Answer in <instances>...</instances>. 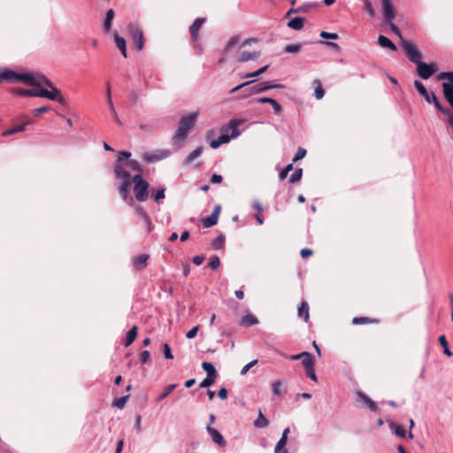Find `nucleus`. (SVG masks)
Here are the masks:
<instances>
[{"mask_svg": "<svg viewBox=\"0 0 453 453\" xmlns=\"http://www.w3.org/2000/svg\"><path fill=\"white\" fill-rule=\"evenodd\" d=\"M170 154L171 152L167 150H157L153 152H144L142 158L147 163H154L168 157Z\"/></svg>", "mask_w": 453, "mask_h": 453, "instance_id": "nucleus-11", "label": "nucleus"}, {"mask_svg": "<svg viewBox=\"0 0 453 453\" xmlns=\"http://www.w3.org/2000/svg\"><path fill=\"white\" fill-rule=\"evenodd\" d=\"M206 430L210 436L211 437V440L217 443L218 445L221 447H225L226 445V441L224 439L223 435L215 428L211 427L210 424L207 425Z\"/></svg>", "mask_w": 453, "mask_h": 453, "instance_id": "nucleus-14", "label": "nucleus"}, {"mask_svg": "<svg viewBox=\"0 0 453 453\" xmlns=\"http://www.w3.org/2000/svg\"><path fill=\"white\" fill-rule=\"evenodd\" d=\"M176 388L175 384L168 385L165 388L164 391L157 396V401L160 402L168 396Z\"/></svg>", "mask_w": 453, "mask_h": 453, "instance_id": "nucleus-39", "label": "nucleus"}, {"mask_svg": "<svg viewBox=\"0 0 453 453\" xmlns=\"http://www.w3.org/2000/svg\"><path fill=\"white\" fill-rule=\"evenodd\" d=\"M268 425H269L268 420L264 416L262 411L259 410L258 416H257V419L254 421V426L257 428H265L268 426Z\"/></svg>", "mask_w": 453, "mask_h": 453, "instance_id": "nucleus-31", "label": "nucleus"}, {"mask_svg": "<svg viewBox=\"0 0 453 453\" xmlns=\"http://www.w3.org/2000/svg\"><path fill=\"white\" fill-rule=\"evenodd\" d=\"M302 365H303L305 370H311V367H314L315 361L313 356L306 351L305 356H303L302 358Z\"/></svg>", "mask_w": 453, "mask_h": 453, "instance_id": "nucleus-32", "label": "nucleus"}, {"mask_svg": "<svg viewBox=\"0 0 453 453\" xmlns=\"http://www.w3.org/2000/svg\"><path fill=\"white\" fill-rule=\"evenodd\" d=\"M388 426H389L390 429L392 431H394L396 435H398L400 437H405L406 436L405 430L402 426H400L397 424H395V422L390 421Z\"/></svg>", "mask_w": 453, "mask_h": 453, "instance_id": "nucleus-37", "label": "nucleus"}, {"mask_svg": "<svg viewBox=\"0 0 453 453\" xmlns=\"http://www.w3.org/2000/svg\"><path fill=\"white\" fill-rule=\"evenodd\" d=\"M163 353H164V357L166 358V359H173V356L172 354V351H171V347L168 343H165L163 345Z\"/></svg>", "mask_w": 453, "mask_h": 453, "instance_id": "nucleus-54", "label": "nucleus"}, {"mask_svg": "<svg viewBox=\"0 0 453 453\" xmlns=\"http://www.w3.org/2000/svg\"><path fill=\"white\" fill-rule=\"evenodd\" d=\"M165 188H160L157 191V193L154 195V200L157 203H159L161 200L165 198Z\"/></svg>", "mask_w": 453, "mask_h": 453, "instance_id": "nucleus-58", "label": "nucleus"}, {"mask_svg": "<svg viewBox=\"0 0 453 453\" xmlns=\"http://www.w3.org/2000/svg\"><path fill=\"white\" fill-rule=\"evenodd\" d=\"M137 326H133L132 328L127 333L126 340H125V346L128 347L130 346L134 341L135 340L137 336Z\"/></svg>", "mask_w": 453, "mask_h": 453, "instance_id": "nucleus-29", "label": "nucleus"}, {"mask_svg": "<svg viewBox=\"0 0 453 453\" xmlns=\"http://www.w3.org/2000/svg\"><path fill=\"white\" fill-rule=\"evenodd\" d=\"M257 363V360L255 359V360H252L251 362L248 363L247 365H245L242 369L241 370V374L242 375H245L248 371L253 366L255 365Z\"/></svg>", "mask_w": 453, "mask_h": 453, "instance_id": "nucleus-57", "label": "nucleus"}, {"mask_svg": "<svg viewBox=\"0 0 453 453\" xmlns=\"http://www.w3.org/2000/svg\"><path fill=\"white\" fill-rule=\"evenodd\" d=\"M268 68V65H265L261 68H259L258 70L255 71V72H252V73H247L246 74H244L242 78L243 79H248V78H255V77H257L258 75L264 73Z\"/></svg>", "mask_w": 453, "mask_h": 453, "instance_id": "nucleus-42", "label": "nucleus"}, {"mask_svg": "<svg viewBox=\"0 0 453 453\" xmlns=\"http://www.w3.org/2000/svg\"><path fill=\"white\" fill-rule=\"evenodd\" d=\"M149 255L142 254L133 258V265L136 270H143L147 265V261L149 259Z\"/></svg>", "mask_w": 453, "mask_h": 453, "instance_id": "nucleus-17", "label": "nucleus"}, {"mask_svg": "<svg viewBox=\"0 0 453 453\" xmlns=\"http://www.w3.org/2000/svg\"><path fill=\"white\" fill-rule=\"evenodd\" d=\"M377 42L381 48H387L392 51L396 50V46L391 42V40L382 35H379Z\"/></svg>", "mask_w": 453, "mask_h": 453, "instance_id": "nucleus-23", "label": "nucleus"}, {"mask_svg": "<svg viewBox=\"0 0 453 453\" xmlns=\"http://www.w3.org/2000/svg\"><path fill=\"white\" fill-rule=\"evenodd\" d=\"M198 326H196L194 327H192L187 334H186V337L188 339H193L196 337L197 332H198Z\"/></svg>", "mask_w": 453, "mask_h": 453, "instance_id": "nucleus-61", "label": "nucleus"}, {"mask_svg": "<svg viewBox=\"0 0 453 453\" xmlns=\"http://www.w3.org/2000/svg\"><path fill=\"white\" fill-rule=\"evenodd\" d=\"M255 82V81H249L246 82H243L234 88L231 89L230 94H234L235 92L242 89L245 87H249L242 90V98L249 97L252 95L260 94L263 92H265L269 89L273 88H284V85L280 83H273L272 81H263L255 85H252Z\"/></svg>", "mask_w": 453, "mask_h": 453, "instance_id": "nucleus-3", "label": "nucleus"}, {"mask_svg": "<svg viewBox=\"0 0 453 453\" xmlns=\"http://www.w3.org/2000/svg\"><path fill=\"white\" fill-rule=\"evenodd\" d=\"M261 56V53L259 51H243L241 53V55L237 58V62L242 63L247 62L250 60H256Z\"/></svg>", "mask_w": 453, "mask_h": 453, "instance_id": "nucleus-19", "label": "nucleus"}, {"mask_svg": "<svg viewBox=\"0 0 453 453\" xmlns=\"http://www.w3.org/2000/svg\"><path fill=\"white\" fill-rule=\"evenodd\" d=\"M133 182L134 183V193L135 199L139 202H144L149 197V183L145 180L142 175L135 174L132 178Z\"/></svg>", "mask_w": 453, "mask_h": 453, "instance_id": "nucleus-8", "label": "nucleus"}, {"mask_svg": "<svg viewBox=\"0 0 453 453\" xmlns=\"http://www.w3.org/2000/svg\"><path fill=\"white\" fill-rule=\"evenodd\" d=\"M306 150L303 148H299L293 158V162H296L302 158H303L306 156Z\"/></svg>", "mask_w": 453, "mask_h": 453, "instance_id": "nucleus-55", "label": "nucleus"}, {"mask_svg": "<svg viewBox=\"0 0 453 453\" xmlns=\"http://www.w3.org/2000/svg\"><path fill=\"white\" fill-rule=\"evenodd\" d=\"M441 86H442V91H443V96H444L445 99L448 101L449 105L453 108V86L447 82H442Z\"/></svg>", "mask_w": 453, "mask_h": 453, "instance_id": "nucleus-20", "label": "nucleus"}, {"mask_svg": "<svg viewBox=\"0 0 453 453\" xmlns=\"http://www.w3.org/2000/svg\"><path fill=\"white\" fill-rule=\"evenodd\" d=\"M49 110H50V108L48 106H42V107L33 110V114L35 116H39L42 113L47 112Z\"/></svg>", "mask_w": 453, "mask_h": 453, "instance_id": "nucleus-63", "label": "nucleus"}, {"mask_svg": "<svg viewBox=\"0 0 453 453\" xmlns=\"http://www.w3.org/2000/svg\"><path fill=\"white\" fill-rule=\"evenodd\" d=\"M320 37L325 38V39H337L338 35L336 33H328L326 31H322L320 33Z\"/></svg>", "mask_w": 453, "mask_h": 453, "instance_id": "nucleus-59", "label": "nucleus"}, {"mask_svg": "<svg viewBox=\"0 0 453 453\" xmlns=\"http://www.w3.org/2000/svg\"><path fill=\"white\" fill-rule=\"evenodd\" d=\"M403 50L409 60L416 64L418 75L421 79L428 80L435 73L436 65L421 61L422 55L412 42H403Z\"/></svg>", "mask_w": 453, "mask_h": 453, "instance_id": "nucleus-1", "label": "nucleus"}, {"mask_svg": "<svg viewBox=\"0 0 453 453\" xmlns=\"http://www.w3.org/2000/svg\"><path fill=\"white\" fill-rule=\"evenodd\" d=\"M370 322V319L366 317H357L352 319V323L355 325L365 324Z\"/></svg>", "mask_w": 453, "mask_h": 453, "instance_id": "nucleus-62", "label": "nucleus"}, {"mask_svg": "<svg viewBox=\"0 0 453 453\" xmlns=\"http://www.w3.org/2000/svg\"><path fill=\"white\" fill-rule=\"evenodd\" d=\"M216 377L206 376L205 379L200 383V388L211 387L215 382Z\"/></svg>", "mask_w": 453, "mask_h": 453, "instance_id": "nucleus-52", "label": "nucleus"}, {"mask_svg": "<svg viewBox=\"0 0 453 453\" xmlns=\"http://www.w3.org/2000/svg\"><path fill=\"white\" fill-rule=\"evenodd\" d=\"M219 265H220L219 257L218 256L214 255L211 257L208 266L211 267L212 270H216L217 268H219Z\"/></svg>", "mask_w": 453, "mask_h": 453, "instance_id": "nucleus-48", "label": "nucleus"}, {"mask_svg": "<svg viewBox=\"0 0 453 453\" xmlns=\"http://www.w3.org/2000/svg\"><path fill=\"white\" fill-rule=\"evenodd\" d=\"M415 88L418 92V94L425 98V100L428 104H433L437 110H439L442 114L448 115L449 114V111L448 109H445L442 107L441 103L439 102L438 98L434 95V92L428 93L426 87L423 85V83L418 80L414 81L413 83Z\"/></svg>", "mask_w": 453, "mask_h": 453, "instance_id": "nucleus-7", "label": "nucleus"}, {"mask_svg": "<svg viewBox=\"0 0 453 453\" xmlns=\"http://www.w3.org/2000/svg\"><path fill=\"white\" fill-rule=\"evenodd\" d=\"M205 21L204 18H197L193 24L189 27V32L193 40H197L198 38V31L201 28L202 25Z\"/></svg>", "mask_w": 453, "mask_h": 453, "instance_id": "nucleus-18", "label": "nucleus"}, {"mask_svg": "<svg viewBox=\"0 0 453 453\" xmlns=\"http://www.w3.org/2000/svg\"><path fill=\"white\" fill-rule=\"evenodd\" d=\"M127 34L133 41L134 47L140 51L143 49V35L141 28L136 24H128Z\"/></svg>", "mask_w": 453, "mask_h": 453, "instance_id": "nucleus-9", "label": "nucleus"}, {"mask_svg": "<svg viewBox=\"0 0 453 453\" xmlns=\"http://www.w3.org/2000/svg\"><path fill=\"white\" fill-rule=\"evenodd\" d=\"M131 157V153L128 152V151H120L119 152V156H118V158H117V162L118 164L117 165H121V163L123 162L124 159H127Z\"/></svg>", "mask_w": 453, "mask_h": 453, "instance_id": "nucleus-56", "label": "nucleus"}, {"mask_svg": "<svg viewBox=\"0 0 453 453\" xmlns=\"http://www.w3.org/2000/svg\"><path fill=\"white\" fill-rule=\"evenodd\" d=\"M301 50V44H288L285 47L287 53H297Z\"/></svg>", "mask_w": 453, "mask_h": 453, "instance_id": "nucleus-49", "label": "nucleus"}, {"mask_svg": "<svg viewBox=\"0 0 453 453\" xmlns=\"http://www.w3.org/2000/svg\"><path fill=\"white\" fill-rule=\"evenodd\" d=\"M219 218L215 214H211L203 220L204 227L209 228L215 226L218 223Z\"/></svg>", "mask_w": 453, "mask_h": 453, "instance_id": "nucleus-38", "label": "nucleus"}, {"mask_svg": "<svg viewBox=\"0 0 453 453\" xmlns=\"http://www.w3.org/2000/svg\"><path fill=\"white\" fill-rule=\"evenodd\" d=\"M106 102H107V105H108V108L110 110V112L111 114L113 120L116 122L117 125L121 126L122 122L119 119V115H118V113L115 110V107L113 105V102L111 99V88H110L109 84L106 87Z\"/></svg>", "mask_w": 453, "mask_h": 453, "instance_id": "nucleus-13", "label": "nucleus"}, {"mask_svg": "<svg viewBox=\"0 0 453 453\" xmlns=\"http://www.w3.org/2000/svg\"><path fill=\"white\" fill-rule=\"evenodd\" d=\"M237 42H238V37L237 36L232 37L228 41V42H227V44L226 46V51L230 50L237 43Z\"/></svg>", "mask_w": 453, "mask_h": 453, "instance_id": "nucleus-64", "label": "nucleus"}, {"mask_svg": "<svg viewBox=\"0 0 453 453\" xmlns=\"http://www.w3.org/2000/svg\"><path fill=\"white\" fill-rule=\"evenodd\" d=\"M303 175V170L301 168L296 169L290 176L289 182L290 183H296L299 181Z\"/></svg>", "mask_w": 453, "mask_h": 453, "instance_id": "nucleus-47", "label": "nucleus"}, {"mask_svg": "<svg viewBox=\"0 0 453 453\" xmlns=\"http://www.w3.org/2000/svg\"><path fill=\"white\" fill-rule=\"evenodd\" d=\"M439 341V343L441 345V347L443 348V353L448 356V357H451L453 354L452 352L450 351L449 348V345H448V342L446 340V337L444 335H441L438 339Z\"/></svg>", "mask_w": 453, "mask_h": 453, "instance_id": "nucleus-40", "label": "nucleus"}, {"mask_svg": "<svg viewBox=\"0 0 453 453\" xmlns=\"http://www.w3.org/2000/svg\"><path fill=\"white\" fill-rule=\"evenodd\" d=\"M304 24V19L302 17H295L291 20L288 21V27L294 30H301Z\"/></svg>", "mask_w": 453, "mask_h": 453, "instance_id": "nucleus-26", "label": "nucleus"}, {"mask_svg": "<svg viewBox=\"0 0 453 453\" xmlns=\"http://www.w3.org/2000/svg\"><path fill=\"white\" fill-rule=\"evenodd\" d=\"M364 4V10L368 12V14L372 17L375 15V10L372 6V4L370 0H362Z\"/></svg>", "mask_w": 453, "mask_h": 453, "instance_id": "nucleus-44", "label": "nucleus"}, {"mask_svg": "<svg viewBox=\"0 0 453 453\" xmlns=\"http://www.w3.org/2000/svg\"><path fill=\"white\" fill-rule=\"evenodd\" d=\"M203 152V148L198 147L196 150H194L185 159L184 163L186 165L191 164L195 159L199 157Z\"/></svg>", "mask_w": 453, "mask_h": 453, "instance_id": "nucleus-33", "label": "nucleus"}, {"mask_svg": "<svg viewBox=\"0 0 453 453\" xmlns=\"http://www.w3.org/2000/svg\"><path fill=\"white\" fill-rule=\"evenodd\" d=\"M127 165L133 170V171H135V172H142V167L139 164L138 161L136 160H129L127 162Z\"/></svg>", "mask_w": 453, "mask_h": 453, "instance_id": "nucleus-53", "label": "nucleus"}, {"mask_svg": "<svg viewBox=\"0 0 453 453\" xmlns=\"http://www.w3.org/2000/svg\"><path fill=\"white\" fill-rule=\"evenodd\" d=\"M257 323L258 319L252 314L244 315L240 321V325L243 326H251Z\"/></svg>", "mask_w": 453, "mask_h": 453, "instance_id": "nucleus-27", "label": "nucleus"}, {"mask_svg": "<svg viewBox=\"0 0 453 453\" xmlns=\"http://www.w3.org/2000/svg\"><path fill=\"white\" fill-rule=\"evenodd\" d=\"M358 396L360 397V399L363 400L364 403H365L367 404V406L369 407V409L371 411H377V406H376L375 403L368 395H366L364 393L359 392Z\"/></svg>", "mask_w": 453, "mask_h": 453, "instance_id": "nucleus-35", "label": "nucleus"}, {"mask_svg": "<svg viewBox=\"0 0 453 453\" xmlns=\"http://www.w3.org/2000/svg\"><path fill=\"white\" fill-rule=\"evenodd\" d=\"M139 361L142 364L149 363L150 361V351L149 350L142 351L141 354H140V357H139Z\"/></svg>", "mask_w": 453, "mask_h": 453, "instance_id": "nucleus-51", "label": "nucleus"}, {"mask_svg": "<svg viewBox=\"0 0 453 453\" xmlns=\"http://www.w3.org/2000/svg\"><path fill=\"white\" fill-rule=\"evenodd\" d=\"M230 141H231V137H230L227 134L224 133V134H222L221 135H219V136L218 137V139L211 141V143H210V146H211L212 149H217V148H219L221 144L227 143V142H229Z\"/></svg>", "mask_w": 453, "mask_h": 453, "instance_id": "nucleus-24", "label": "nucleus"}, {"mask_svg": "<svg viewBox=\"0 0 453 453\" xmlns=\"http://www.w3.org/2000/svg\"><path fill=\"white\" fill-rule=\"evenodd\" d=\"M198 114L199 111H196L180 118L178 128L173 135V140L176 143H182L186 140L188 134L196 125Z\"/></svg>", "mask_w": 453, "mask_h": 453, "instance_id": "nucleus-4", "label": "nucleus"}, {"mask_svg": "<svg viewBox=\"0 0 453 453\" xmlns=\"http://www.w3.org/2000/svg\"><path fill=\"white\" fill-rule=\"evenodd\" d=\"M439 79H447V83L453 86V72H442L439 74Z\"/></svg>", "mask_w": 453, "mask_h": 453, "instance_id": "nucleus-50", "label": "nucleus"}, {"mask_svg": "<svg viewBox=\"0 0 453 453\" xmlns=\"http://www.w3.org/2000/svg\"><path fill=\"white\" fill-rule=\"evenodd\" d=\"M115 43L118 49L121 51V54L124 58H127V45H126V40L119 36V35H114Z\"/></svg>", "mask_w": 453, "mask_h": 453, "instance_id": "nucleus-25", "label": "nucleus"}, {"mask_svg": "<svg viewBox=\"0 0 453 453\" xmlns=\"http://www.w3.org/2000/svg\"><path fill=\"white\" fill-rule=\"evenodd\" d=\"M306 372V375L313 381L317 382L318 381V377L315 373V370H314V367H311V370L310 369H307L305 370Z\"/></svg>", "mask_w": 453, "mask_h": 453, "instance_id": "nucleus-60", "label": "nucleus"}, {"mask_svg": "<svg viewBox=\"0 0 453 453\" xmlns=\"http://www.w3.org/2000/svg\"><path fill=\"white\" fill-rule=\"evenodd\" d=\"M382 15L385 23H391L396 16L392 0H382Z\"/></svg>", "mask_w": 453, "mask_h": 453, "instance_id": "nucleus-10", "label": "nucleus"}, {"mask_svg": "<svg viewBox=\"0 0 453 453\" xmlns=\"http://www.w3.org/2000/svg\"><path fill=\"white\" fill-rule=\"evenodd\" d=\"M114 173L117 179L122 180L119 188V193L123 200L127 201L128 199L131 182L133 181L130 173L120 165H116Z\"/></svg>", "mask_w": 453, "mask_h": 453, "instance_id": "nucleus-6", "label": "nucleus"}, {"mask_svg": "<svg viewBox=\"0 0 453 453\" xmlns=\"http://www.w3.org/2000/svg\"><path fill=\"white\" fill-rule=\"evenodd\" d=\"M29 123H30V121H27V122H25L23 124L15 126L13 127H11V128L4 131L2 135L3 136H9V135H12V134H13L15 133L23 132L26 129V126L27 124H29Z\"/></svg>", "mask_w": 453, "mask_h": 453, "instance_id": "nucleus-30", "label": "nucleus"}, {"mask_svg": "<svg viewBox=\"0 0 453 453\" xmlns=\"http://www.w3.org/2000/svg\"><path fill=\"white\" fill-rule=\"evenodd\" d=\"M129 399V395H124L122 397L117 398L113 402V406L123 409L127 403V401Z\"/></svg>", "mask_w": 453, "mask_h": 453, "instance_id": "nucleus-43", "label": "nucleus"}, {"mask_svg": "<svg viewBox=\"0 0 453 453\" xmlns=\"http://www.w3.org/2000/svg\"><path fill=\"white\" fill-rule=\"evenodd\" d=\"M202 368L206 372L207 376L216 377L217 371L211 363L203 362L202 364Z\"/></svg>", "mask_w": 453, "mask_h": 453, "instance_id": "nucleus-36", "label": "nucleus"}, {"mask_svg": "<svg viewBox=\"0 0 453 453\" xmlns=\"http://www.w3.org/2000/svg\"><path fill=\"white\" fill-rule=\"evenodd\" d=\"M134 211H135V215L138 216L140 219H142L144 221L145 225L147 226L148 229L150 230V224H151L150 218L148 215V213L144 211V209L142 206L137 205L134 208Z\"/></svg>", "mask_w": 453, "mask_h": 453, "instance_id": "nucleus-21", "label": "nucleus"}, {"mask_svg": "<svg viewBox=\"0 0 453 453\" xmlns=\"http://www.w3.org/2000/svg\"><path fill=\"white\" fill-rule=\"evenodd\" d=\"M314 83L317 84V87L315 88L314 94L317 99H321L325 95V90L321 86V83L319 81L316 80Z\"/></svg>", "mask_w": 453, "mask_h": 453, "instance_id": "nucleus-46", "label": "nucleus"}, {"mask_svg": "<svg viewBox=\"0 0 453 453\" xmlns=\"http://www.w3.org/2000/svg\"><path fill=\"white\" fill-rule=\"evenodd\" d=\"M389 25V27L391 29V31L399 37V39L401 40V46L403 48V42H408L407 40H405L403 35H402V33L400 31V29L397 27V26L394 23V21H391V23H388Z\"/></svg>", "mask_w": 453, "mask_h": 453, "instance_id": "nucleus-41", "label": "nucleus"}, {"mask_svg": "<svg viewBox=\"0 0 453 453\" xmlns=\"http://www.w3.org/2000/svg\"><path fill=\"white\" fill-rule=\"evenodd\" d=\"M225 238L222 234L219 235L217 238H215L212 242L211 246L214 250H220L223 247Z\"/></svg>", "mask_w": 453, "mask_h": 453, "instance_id": "nucleus-45", "label": "nucleus"}, {"mask_svg": "<svg viewBox=\"0 0 453 453\" xmlns=\"http://www.w3.org/2000/svg\"><path fill=\"white\" fill-rule=\"evenodd\" d=\"M298 316L303 318L304 321L309 319V306L307 303L303 302L298 308Z\"/></svg>", "mask_w": 453, "mask_h": 453, "instance_id": "nucleus-34", "label": "nucleus"}, {"mask_svg": "<svg viewBox=\"0 0 453 453\" xmlns=\"http://www.w3.org/2000/svg\"><path fill=\"white\" fill-rule=\"evenodd\" d=\"M257 102L261 104H271L272 107L273 108L274 113L277 115L280 114L282 111L280 104L276 100L271 97H260L258 98Z\"/></svg>", "mask_w": 453, "mask_h": 453, "instance_id": "nucleus-22", "label": "nucleus"}, {"mask_svg": "<svg viewBox=\"0 0 453 453\" xmlns=\"http://www.w3.org/2000/svg\"><path fill=\"white\" fill-rule=\"evenodd\" d=\"M11 93L13 95H17L19 96H37L39 94V88H32V89H26V88H12Z\"/></svg>", "mask_w": 453, "mask_h": 453, "instance_id": "nucleus-16", "label": "nucleus"}, {"mask_svg": "<svg viewBox=\"0 0 453 453\" xmlns=\"http://www.w3.org/2000/svg\"><path fill=\"white\" fill-rule=\"evenodd\" d=\"M271 386L274 396L279 397L287 391V388L284 384V381L281 380L273 381Z\"/></svg>", "mask_w": 453, "mask_h": 453, "instance_id": "nucleus-15", "label": "nucleus"}, {"mask_svg": "<svg viewBox=\"0 0 453 453\" xmlns=\"http://www.w3.org/2000/svg\"><path fill=\"white\" fill-rule=\"evenodd\" d=\"M242 123V119H231L228 124L222 128L224 133H228L231 131L230 137L231 139H235L240 135V131L238 129L239 126Z\"/></svg>", "mask_w": 453, "mask_h": 453, "instance_id": "nucleus-12", "label": "nucleus"}, {"mask_svg": "<svg viewBox=\"0 0 453 453\" xmlns=\"http://www.w3.org/2000/svg\"><path fill=\"white\" fill-rule=\"evenodd\" d=\"M114 19V11L110 9L106 12L105 19L104 22V30L108 33L111 29V21Z\"/></svg>", "mask_w": 453, "mask_h": 453, "instance_id": "nucleus-28", "label": "nucleus"}, {"mask_svg": "<svg viewBox=\"0 0 453 453\" xmlns=\"http://www.w3.org/2000/svg\"><path fill=\"white\" fill-rule=\"evenodd\" d=\"M33 79L35 83H30V86L45 87L39 88L38 97H44L51 101H57L61 104H65V98L61 95L60 90L58 89L45 75L39 73H34Z\"/></svg>", "mask_w": 453, "mask_h": 453, "instance_id": "nucleus-2", "label": "nucleus"}, {"mask_svg": "<svg viewBox=\"0 0 453 453\" xmlns=\"http://www.w3.org/2000/svg\"><path fill=\"white\" fill-rule=\"evenodd\" d=\"M34 73H17L10 69L0 71V83H19L22 82L27 85L34 82Z\"/></svg>", "mask_w": 453, "mask_h": 453, "instance_id": "nucleus-5", "label": "nucleus"}]
</instances>
